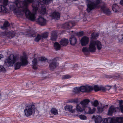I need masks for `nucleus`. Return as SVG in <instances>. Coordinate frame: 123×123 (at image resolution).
<instances>
[{"instance_id": "obj_17", "label": "nucleus", "mask_w": 123, "mask_h": 123, "mask_svg": "<svg viewBox=\"0 0 123 123\" xmlns=\"http://www.w3.org/2000/svg\"><path fill=\"white\" fill-rule=\"evenodd\" d=\"M56 32L55 31H52L50 37L51 40L52 41H55L57 38Z\"/></svg>"}, {"instance_id": "obj_23", "label": "nucleus", "mask_w": 123, "mask_h": 123, "mask_svg": "<svg viewBox=\"0 0 123 123\" xmlns=\"http://www.w3.org/2000/svg\"><path fill=\"white\" fill-rule=\"evenodd\" d=\"M69 41L71 44L73 45H74L77 42V39L75 37L70 38Z\"/></svg>"}, {"instance_id": "obj_45", "label": "nucleus", "mask_w": 123, "mask_h": 123, "mask_svg": "<svg viewBox=\"0 0 123 123\" xmlns=\"http://www.w3.org/2000/svg\"><path fill=\"white\" fill-rule=\"evenodd\" d=\"M0 71L4 72L5 71V69L3 66L0 65Z\"/></svg>"}, {"instance_id": "obj_43", "label": "nucleus", "mask_w": 123, "mask_h": 123, "mask_svg": "<svg viewBox=\"0 0 123 123\" xmlns=\"http://www.w3.org/2000/svg\"><path fill=\"white\" fill-rule=\"evenodd\" d=\"M103 12L107 15H109L110 14L111 12L109 9H106Z\"/></svg>"}, {"instance_id": "obj_16", "label": "nucleus", "mask_w": 123, "mask_h": 123, "mask_svg": "<svg viewBox=\"0 0 123 123\" xmlns=\"http://www.w3.org/2000/svg\"><path fill=\"white\" fill-rule=\"evenodd\" d=\"M117 107H114L113 106H111L109 108L108 112V114L110 115H111L112 113L116 112V110Z\"/></svg>"}, {"instance_id": "obj_7", "label": "nucleus", "mask_w": 123, "mask_h": 123, "mask_svg": "<svg viewBox=\"0 0 123 123\" xmlns=\"http://www.w3.org/2000/svg\"><path fill=\"white\" fill-rule=\"evenodd\" d=\"M18 60V57L13 55H10L7 59L6 63L7 66L9 67L12 66L14 63Z\"/></svg>"}, {"instance_id": "obj_35", "label": "nucleus", "mask_w": 123, "mask_h": 123, "mask_svg": "<svg viewBox=\"0 0 123 123\" xmlns=\"http://www.w3.org/2000/svg\"><path fill=\"white\" fill-rule=\"evenodd\" d=\"M48 33L46 32L42 34L41 36V38H47L48 36Z\"/></svg>"}, {"instance_id": "obj_22", "label": "nucleus", "mask_w": 123, "mask_h": 123, "mask_svg": "<svg viewBox=\"0 0 123 123\" xmlns=\"http://www.w3.org/2000/svg\"><path fill=\"white\" fill-rule=\"evenodd\" d=\"M90 102L89 100L86 99H85L80 102V104L84 107L86 106V105L88 104Z\"/></svg>"}, {"instance_id": "obj_26", "label": "nucleus", "mask_w": 123, "mask_h": 123, "mask_svg": "<svg viewBox=\"0 0 123 123\" xmlns=\"http://www.w3.org/2000/svg\"><path fill=\"white\" fill-rule=\"evenodd\" d=\"M10 25L8 21L5 22L3 24V26L1 27V28L3 29H7V27Z\"/></svg>"}, {"instance_id": "obj_36", "label": "nucleus", "mask_w": 123, "mask_h": 123, "mask_svg": "<svg viewBox=\"0 0 123 123\" xmlns=\"http://www.w3.org/2000/svg\"><path fill=\"white\" fill-rule=\"evenodd\" d=\"M8 35L9 36L10 38H12L15 36L14 33L12 31L9 32H8Z\"/></svg>"}, {"instance_id": "obj_34", "label": "nucleus", "mask_w": 123, "mask_h": 123, "mask_svg": "<svg viewBox=\"0 0 123 123\" xmlns=\"http://www.w3.org/2000/svg\"><path fill=\"white\" fill-rule=\"evenodd\" d=\"M41 35L38 34L37 35V37L35 38V41L38 42L41 39Z\"/></svg>"}, {"instance_id": "obj_52", "label": "nucleus", "mask_w": 123, "mask_h": 123, "mask_svg": "<svg viewBox=\"0 0 123 123\" xmlns=\"http://www.w3.org/2000/svg\"><path fill=\"white\" fill-rule=\"evenodd\" d=\"M120 108L121 112L122 113H123V105L120 106Z\"/></svg>"}, {"instance_id": "obj_58", "label": "nucleus", "mask_w": 123, "mask_h": 123, "mask_svg": "<svg viewBox=\"0 0 123 123\" xmlns=\"http://www.w3.org/2000/svg\"><path fill=\"white\" fill-rule=\"evenodd\" d=\"M121 123H123V122H122Z\"/></svg>"}, {"instance_id": "obj_56", "label": "nucleus", "mask_w": 123, "mask_h": 123, "mask_svg": "<svg viewBox=\"0 0 123 123\" xmlns=\"http://www.w3.org/2000/svg\"><path fill=\"white\" fill-rule=\"evenodd\" d=\"M3 55L0 54V59L1 58H3Z\"/></svg>"}, {"instance_id": "obj_47", "label": "nucleus", "mask_w": 123, "mask_h": 123, "mask_svg": "<svg viewBox=\"0 0 123 123\" xmlns=\"http://www.w3.org/2000/svg\"><path fill=\"white\" fill-rule=\"evenodd\" d=\"M84 33L83 31L77 33V35L79 36H81L83 35Z\"/></svg>"}, {"instance_id": "obj_39", "label": "nucleus", "mask_w": 123, "mask_h": 123, "mask_svg": "<svg viewBox=\"0 0 123 123\" xmlns=\"http://www.w3.org/2000/svg\"><path fill=\"white\" fill-rule=\"evenodd\" d=\"M36 33L34 31H32L31 33L29 34V36L32 37H35L36 36Z\"/></svg>"}, {"instance_id": "obj_3", "label": "nucleus", "mask_w": 123, "mask_h": 123, "mask_svg": "<svg viewBox=\"0 0 123 123\" xmlns=\"http://www.w3.org/2000/svg\"><path fill=\"white\" fill-rule=\"evenodd\" d=\"M97 46V49L99 50L101 49L102 45L101 42L98 40L91 41L89 47V51L91 52H94L96 51Z\"/></svg>"}, {"instance_id": "obj_53", "label": "nucleus", "mask_w": 123, "mask_h": 123, "mask_svg": "<svg viewBox=\"0 0 123 123\" xmlns=\"http://www.w3.org/2000/svg\"><path fill=\"white\" fill-rule=\"evenodd\" d=\"M114 77L116 78H119L120 77V75L118 74H117L115 75Z\"/></svg>"}, {"instance_id": "obj_41", "label": "nucleus", "mask_w": 123, "mask_h": 123, "mask_svg": "<svg viewBox=\"0 0 123 123\" xmlns=\"http://www.w3.org/2000/svg\"><path fill=\"white\" fill-rule=\"evenodd\" d=\"M72 77L71 76L67 75H65L63 76L62 77V79H68L69 78H71Z\"/></svg>"}, {"instance_id": "obj_25", "label": "nucleus", "mask_w": 123, "mask_h": 123, "mask_svg": "<svg viewBox=\"0 0 123 123\" xmlns=\"http://www.w3.org/2000/svg\"><path fill=\"white\" fill-rule=\"evenodd\" d=\"M83 107L80 104H78L76 106V110L78 112L83 111Z\"/></svg>"}, {"instance_id": "obj_42", "label": "nucleus", "mask_w": 123, "mask_h": 123, "mask_svg": "<svg viewBox=\"0 0 123 123\" xmlns=\"http://www.w3.org/2000/svg\"><path fill=\"white\" fill-rule=\"evenodd\" d=\"M95 111L96 109L95 108H93L92 109H91L90 108V110L89 111V114H92L95 112Z\"/></svg>"}, {"instance_id": "obj_27", "label": "nucleus", "mask_w": 123, "mask_h": 123, "mask_svg": "<svg viewBox=\"0 0 123 123\" xmlns=\"http://www.w3.org/2000/svg\"><path fill=\"white\" fill-rule=\"evenodd\" d=\"M102 118L100 116H97L95 119V123H101Z\"/></svg>"}, {"instance_id": "obj_2", "label": "nucleus", "mask_w": 123, "mask_h": 123, "mask_svg": "<svg viewBox=\"0 0 123 123\" xmlns=\"http://www.w3.org/2000/svg\"><path fill=\"white\" fill-rule=\"evenodd\" d=\"M28 57L26 54L23 53V55L20 56L19 61L20 62H18L14 65V67L15 70L19 69L21 66H24L27 65L28 63L27 61Z\"/></svg>"}, {"instance_id": "obj_32", "label": "nucleus", "mask_w": 123, "mask_h": 123, "mask_svg": "<svg viewBox=\"0 0 123 123\" xmlns=\"http://www.w3.org/2000/svg\"><path fill=\"white\" fill-rule=\"evenodd\" d=\"M115 120L116 121V122L115 123H116V122H117L119 123H121L122 122H123V117H117L116 118V120L115 119Z\"/></svg>"}, {"instance_id": "obj_57", "label": "nucleus", "mask_w": 123, "mask_h": 123, "mask_svg": "<svg viewBox=\"0 0 123 123\" xmlns=\"http://www.w3.org/2000/svg\"><path fill=\"white\" fill-rule=\"evenodd\" d=\"M73 102L75 103H77L78 102L77 100H74L73 101Z\"/></svg>"}, {"instance_id": "obj_50", "label": "nucleus", "mask_w": 123, "mask_h": 123, "mask_svg": "<svg viewBox=\"0 0 123 123\" xmlns=\"http://www.w3.org/2000/svg\"><path fill=\"white\" fill-rule=\"evenodd\" d=\"M101 10L103 11V12H104L106 9H105V5H103L101 7Z\"/></svg>"}, {"instance_id": "obj_54", "label": "nucleus", "mask_w": 123, "mask_h": 123, "mask_svg": "<svg viewBox=\"0 0 123 123\" xmlns=\"http://www.w3.org/2000/svg\"><path fill=\"white\" fill-rule=\"evenodd\" d=\"M120 4L121 5L123 6V0H121L120 2Z\"/></svg>"}, {"instance_id": "obj_13", "label": "nucleus", "mask_w": 123, "mask_h": 123, "mask_svg": "<svg viewBox=\"0 0 123 123\" xmlns=\"http://www.w3.org/2000/svg\"><path fill=\"white\" fill-rule=\"evenodd\" d=\"M89 40V39L87 37L85 36L83 37L81 39L80 42L82 45H86L88 43Z\"/></svg>"}, {"instance_id": "obj_44", "label": "nucleus", "mask_w": 123, "mask_h": 123, "mask_svg": "<svg viewBox=\"0 0 123 123\" xmlns=\"http://www.w3.org/2000/svg\"><path fill=\"white\" fill-rule=\"evenodd\" d=\"M82 51L83 52H87L89 51V48L86 47H84L82 49Z\"/></svg>"}, {"instance_id": "obj_1", "label": "nucleus", "mask_w": 123, "mask_h": 123, "mask_svg": "<svg viewBox=\"0 0 123 123\" xmlns=\"http://www.w3.org/2000/svg\"><path fill=\"white\" fill-rule=\"evenodd\" d=\"M33 0H25L21 1L20 0H17L14 3L11 2L8 5L10 10L14 11L15 13H18L19 12L18 10H20V13H25L27 18L34 21L35 20V15L31 13L27 8L28 3H31Z\"/></svg>"}, {"instance_id": "obj_51", "label": "nucleus", "mask_w": 123, "mask_h": 123, "mask_svg": "<svg viewBox=\"0 0 123 123\" xmlns=\"http://www.w3.org/2000/svg\"><path fill=\"white\" fill-rule=\"evenodd\" d=\"M119 106L120 107V106L122 105V104L123 103V100H119Z\"/></svg>"}, {"instance_id": "obj_28", "label": "nucleus", "mask_w": 123, "mask_h": 123, "mask_svg": "<svg viewBox=\"0 0 123 123\" xmlns=\"http://www.w3.org/2000/svg\"><path fill=\"white\" fill-rule=\"evenodd\" d=\"M119 9V7L116 4H113L112 6V9L113 11L115 12H117Z\"/></svg>"}, {"instance_id": "obj_18", "label": "nucleus", "mask_w": 123, "mask_h": 123, "mask_svg": "<svg viewBox=\"0 0 123 123\" xmlns=\"http://www.w3.org/2000/svg\"><path fill=\"white\" fill-rule=\"evenodd\" d=\"M32 68L34 70H36L37 68V60L35 58H34L32 61Z\"/></svg>"}, {"instance_id": "obj_38", "label": "nucleus", "mask_w": 123, "mask_h": 123, "mask_svg": "<svg viewBox=\"0 0 123 123\" xmlns=\"http://www.w3.org/2000/svg\"><path fill=\"white\" fill-rule=\"evenodd\" d=\"M74 91L75 93H79L80 92V87H76L75 88Z\"/></svg>"}, {"instance_id": "obj_8", "label": "nucleus", "mask_w": 123, "mask_h": 123, "mask_svg": "<svg viewBox=\"0 0 123 123\" xmlns=\"http://www.w3.org/2000/svg\"><path fill=\"white\" fill-rule=\"evenodd\" d=\"M57 60L55 58L50 60V62L49 65L50 68L51 70H53L58 65L57 63Z\"/></svg>"}, {"instance_id": "obj_4", "label": "nucleus", "mask_w": 123, "mask_h": 123, "mask_svg": "<svg viewBox=\"0 0 123 123\" xmlns=\"http://www.w3.org/2000/svg\"><path fill=\"white\" fill-rule=\"evenodd\" d=\"M32 7L33 10L35 13L36 11L39 9H41V12L42 14L44 15L46 13V9L45 7L43 6L40 4L39 1H35L33 2L32 3Z\"/></svg>"}, {"instance_id": "obj_59", "label": "nucleus", "mask_w": 123, "mask_h": 123, "mask_svg": "<svg viewBox=\"0 0 123 123\" xmlns=\"http://www.w3.org/2000/svg\"><path fill=\"white\" fill-rule=\"evenodd\" d=\"M72 32H73V31H72Z\"/></svg>"}, {"instance_id": "obj_40", "label": "nucleus", "mask_w": 123, "mask_h": 123, "mask_svg": "<svg viewBox=\"0 0 123 123\" xmlns=\"http://www.w3.org/2000/svg\"><path fill=\"white\" fill-rule=\"evenodd\" d=\"M100 87H99L98 86L95 85L94 86V89L95 92L100 90Z\"/></svg>"}, {"instance_id": "obj_11", "label": "nucleus", "mask_w": 123, "mask_h": 123, "mask_svg": "<svg viewBox=\"0 0 123 123\" xmlns=\"http://www.w3.org/2000/svg\"><path fill=\"white\" fill-rule=\"evenodd\" d=\"M46 20L42 17H39L36 20V22L37 24L41 26L46 25Z\"/></svg>"}, {"instance_id": "obj_24", "label": "nucleus", "mask_w": 123, "mask_h": 123, "mask_svg": "<svg viewBox=\"0 0 123 123\" xmlns=\"http://www.w3.org/2000/svg\"><path fill=\"white\" fill-rule=\"evenodd\" d=\"M61 46L60 44L57 42H55L54 44V48L56 50H59L61 49Z\"/></svg>"}, {"instance_id": "obj_20", "label": "nucleus", "mask_w": 123, "mask_h": 123, "mask_svg": "<svg viewBox=\"0 0 123 123\" xmlns=\"http://www.w3.org/2000/svg\"><path fill=\"white\" fill-rule=\"evenodd\" d=\"M108 121H110V123H115L116 121L115 119L113 118H104L103 119V122L104 123H107Z\"/></svg>"}, {"instance_id": "obj_33", "label": "nucleus", "mask_w": 123, "mask_h": 123, "mask_svg": "<svg viewBox=\"0 0 123 123\" xmlns=\"http://www.w3.org/2000/svg\"><path fill=\"white\" fill-rule=\"evenodd\" d=\"M98 36V33H93L91 34V38L92 39H95Z\"/></svg>"}, {"instance_id": "obj_49", "label": "nucleus", "mask_w": 123, "mask_h": 123, "mask_svg": "<svg viewBox=\"0 0 123 123\" xmlns=\"http://www.w3.org/2000/svg\"><path fill=\"white\" fill-rule=\"evenodd\" d=\"M46 59L44 57H40L39 59V60L40 61H45L46 60Z\"/></svg>"}, {"instance_id": "obj_14", "label": "nucleus", "mask_w": 123, "mask_h": 123, "mask_svg": "<svg viewBox=\"0 0 123 123\" xmlns=\"http://www.w3.org/2000/svg\"><path fill=\"white\" fill-rule=\"evenodd\" d=\"M60 13L57 12H54L51 13L50 16L55 19H59L60 17Z\"/></svg>"}, {"instance_id": "obj_55", "label": "nucleus", "mask_w": 123, "mask_h": 123, "mask_svg": "<svg viewBox=\"0 0 123 123\" xmlns=\"http://www.w3.org/2000/svg\"><path fill=\"white\" fill-rule=\"evenodd\" d=\"M119 42L123 43V37L122 39L119 40Z\"/></svg>"}, {"instance_id": "obj_12", "label": "nucleus", "mask_w": 123, "mask_h": 123, "mask_svg": "<svg viewBox=\"0 0 123 123\" xmlns=\"http://www.w3.org/2000/svg\"><path fill=\"white\" fill-rule=\"evenodd\" d=\"M75 22L73 21L66 22L62 25L64 28L70 29L74 26Z\"/></svg>"}, {"instance_id": "obj_46", "label": "nucleus", "mask_w": 123, "mask_h": 123, "mask_svg": "<svg viewBox=\"0 0 123 123\" xmlns=\"http://www.w3.org/2000/svg\"><path fill=\"white\" fill-rule=\"evenodd\" d=\"M80 117L81 119H86V116L82 115H80Z\"/></svg>"}, {"instance_id": "obj_29", "label": "nucleus", "mask_w": 123, "mask_h": 123, "mask_svg": "<svg viewBox=\"0 0 123 123\" xmlns=\"http://www.w3.org/2000/svg\"><path fill=\"white\" fill-rule=\"evenodd\" d=\"M83 111H85L86 114H89V111L90 109V107H89L85 106L83 107Z\"/></svg>"}, {"instance_id": "obj_15", "label": "nucleus", "mask_w": 123, "mask_h": 123, "mask_svg": "<svg viewBox=\"0 0 123 123\" xmlns=\"http://www.w3.org/2000/svg\"><path fill=\"white\" fill-rule=\"evenodd\" d=\"M68 40L67 39H63L60 41V44L62 46H66L68 45Z\"/></svg>"}, {"instance_id": "obj_37", "label": "nucleus", "mask_w": 123, "mask_h": 123, "mask_svg": "<svg viewBox=\"0 0 123 123\" xmlns=\"http://www.w3.org/2000/svg\"><path fill=\"white\" fill-rule=\"evenodd\" d=\"M99 104V103L97 100H96L92 103V105L95 107H97Z\"/></svg>"}, {"instance_id": "obj_19", "label": "nucleus", "mask_w": 123, "mask_h": 123, "mask_svg": "<svg viewBox=\"0 0 123 123\" xmlns=\"http://www.w3.org/2000/svg\"><path fill=\"white\" fill-rule=\"evenodd\" d=\"M101 104L100 106H98L97 107L98 112L99 113L102 112L104 111V108H105L106 106L107 107L108 105H103L101 103H100Z\"/></svg>"}, {"instance_id": "obj_6", "label": "nucleus", "mask_w": 123, "mask_h": 123, "mask_svg": "<svg viewBox=\"0 0 123 123\" xmlns=\"http://www.w3.org/2000/svg\"><path fill=\"white\" fill-rule=\"evenodd\" d=\"M101 0H96L95 3L93 2H89L87 5V11L88 12H90L92 10L95 8L97 5L99 4Z\"/></svg>"}, {"instance_id": "obj_21", "label": "nucleus", "mask_w": 123, "mask_h": 123, "mask_svg": "<svg viewBox=\"0 0 123 123\" xmlns=\"http://www.w3.org/2000/svg\"><path fill=\"white\" fill-rule=\"evenodd\" d=\"M73 106L71 105H67L65 107V110L66 111H70L72 113L74 112V110L72 109Z\"/></svg>"}, {"instance_id": "obj_30", "label": "nucleus", "mask_w": 123, "mask_h": 123, "mask_svg": "<svg viewBox=\"0 0 123 123\" xmlns=\"http://www.w3.org/2000/svg\"><path fill=\"white\" fill-rule=\"evenodd\" d=\"M51 113L54 115H56L58 114V111L57 109L55 108H52L51 110Z\"/></svg>"}, {"instance_id": "obj_10", "label": "nucleus", "mask_w": 123, "mask_h": 123, "mask_svg": "<svg viewBox=\"0 0 123 123\" xmlns=\"http://www.w3.org/2000/svg\"><path fill=\"white\" fill-rule=\"evenodd\" d=\"M80 92H88L93 89L92 87L87 86H82L80 87Z\"/></svg>"}, {"instance_id": "obj_31", "label": "nucleus", "mask_w": 123, "mask_h": 123, "mask_svg": "<svg viewBox=\"0 0 123 123\" xmlns=\"http://www.w3.org/2000/svg\"><path fill=\"white\" fill-rule=\"evenodd\" d=\"M40 1L42 2L44 4L48 5L51 3L52 0H40Z\"/></svg>"}, {"instance_id": "obj_5", "label": "nucleus", "mask_w": 123, "mask_h": 123, "mask_svg": "<svg viewBox=\"0 0 123 123\" xmlns=\"http://www.w3.org/2000/svg\"><path fill=\"white\" fill-rule=\"evenodd\" d=\"M24 112L25 115L29 116L34 113L35 111V107L34 105L30 104L26 105Z\"/></svg>"}, {"instance_id": "obj_48", "label": "nucleus", "mask_w": 123, "mask_h": 123, "mask_svg": "<svg viewBox=\"0 0 123 123\" xmlns=\"http://www.w3.org/2000/svg\"><path fill=\"white\" fill-rule=\"evenodd\" d=\"M100 90H101L102 91L105 92L106 90V88L103 87H100Z\"/></svg>"}, {"instance_id": "obj_9", "label": "nucleus", "mask_w": 123, "mask_h": 123, "mask_svg": "<svg viewBox=\"0 0 123 123\" xmlns=\"http://www.w3.org/2000/svg\"><path fill=\"white\" fill-rule=\"evenodd\" d=\"M8 0H4L3 4L4 6H0V12L4 13H8V10L5 6L7 5Z\"/></svg>"}]
</instances>
